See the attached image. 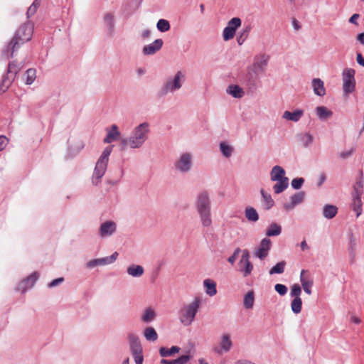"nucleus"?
I'll list each match as a JSON object with an SVG mask.
<instances>
[{
    "label": "nucleus",
    "instance_id": "nucleus-38",
    "mask_svg": "<svg viewBox=\"0 0 364 364\" xmlns=\"http://www.w3.org/2000/svg\"><path fill=\"white\" fill-rule=\"evenodd\" d=\"M156 316L155 312L151 308L146 309L141 317V320L145 323H149L154 319Z\"/></svg>",
    "mask_w": 364,
    "mask_h": 364
},
{
    "label": "nucleus",
    "instance_id": "nucleus-4",
    "mask_svg": "<svg viewBox=\"0 0 364 364\" xmlns=\"http://www.w3.org/2000/svg\"><path fill=\"white\" fill-rule=\"evenodd\" d=\"M149 124L144 122L137 126L129 139V145L132 149L140 147L147 139L149 132Z\"/></svg>",
    "mask_w": 364,
    "mask_h": 364
},
{
    "label": "nucleus",
    "instance_id": "nucleus-27",
    "mask_svg": "<svg viewBox=\"0 0 364 364\" xmlns=\"http://www.w3.org/2000/svg\"><path fill=\"white\" fill-rule=\"evenodd\" d=\"M127 273L134 277H139L144 274V268L140 265H131L127 268Z\"/></svg>",
    "mask_w": 364,
    "mask_h": 364
},
{
    "label": "nucleus",
    "instance_id": "nucleus-32",
    "mask_svg": "<svg viewBox=\"0 0 364 364\" xmlns=\"http://www.w3.org/2000/svg\"><path fill=\"white\" fill-rule=\"evenodd\" d=\"M251 30V26H247L245 28L242 29V31L239 33L237 37V41L239 45H242L245 40L248 38L250 32Z\"/></svg>",
    "mask_w": 364,
    "mask_h": 364
},
{
    "label": "nucleus",
    "instance_id": "nucleus-5",
    "mask_svg": "<svg viewBox=\"0 0 364 364\" xmlns=\"http://www.w3.org/2000/svg\"><path fill=\"white\" fill-rule=\"evenodd\" d=\"M23 65L16 62H11L8 65L6 75L2 79L0 85V92L4 93L14 81L16 74L21 70Z\"/></svg>",
    "mask_w": 364,
    "mask_h": 364
},
{
    "label": "nucleus",
    "instance_id": "nucleus-61",
    "mask_svg": "<svg viewBox=\"0 0 364 364\" xmlns=\"http://www.w3.org/2000/svg\"><path fill=\"white\" fill-rule=\"evenodd\" d=\"M237 29H235L229 25V40L234 38Z\"/></svg>",
    "mask_w": 364,
    "mask_h": 364
},
{
    "label": "nucleus",
    "instance_id": "nucleus-45",
    "mask_svg": "<svg viewBox=\"0 0 364 364\" xmlns=\"http://www.w3.org/2000/svg\"><path fill=\"white\" fill-rule=\"evenodd\" d=\"M353 190L354 196H362L363 193V181L362 178L356 182L353 186Z\"/></svg>",
    "mask_w": 364,
    "mask_h": 364
},
{
    "label": "nucleus",
    "instance_id": "nucleus-53",
    "mask_svg": "<svg viewBox=\"0 0 364 364\" xmlns=\"http://www.w3.org/2000/svg\"><path fill=\"white\" fill-rule=\"evenodd\" d=\"M9 143V139L5 136H0V151L4 150Z\"/></svg>",
    "mask_w": 364,
    "mask_h": 364
},
{
    "label": "nucleus",
    "instance_id": "nucleus-3",
    "mask_svg": "<svg viewBox=\"0 0 364 364\" xmlns=\"http://www.w3.org/2000/svg\"><path fill=\"white\" fill-rule=\"evenodd\" d=\"M196 208L200 215L202 223L204 226L211 224L210 216V199L207 192L204 191L198 194L196 199Z\"/></svg>",
    "mask_w": 364,
    "mask_h": 364
},
{
    "label": "nucleus",
    "instance_id": "nucleus-11",
    "mask_svg": "<svg viewBox=\"0 0 364 364\" xmlns=\"http://www.w3.org/2000/svg\"><path fill=\"white\" fill-rule=\"evenodd\" d=\"M192 164L191 156L190 154L185 153L181 155L180 159L176 163V168L182 172H186L190 170Z\"/></svg>",
    "mask_w": 364,
    "mask_h": 364
},
{
    "label": "nucleus",
    "instance_id": "nucleus-39",
    "mask_svg": "<svg viewBox=\"0 0 364 364\" xmlns=\"http://www.w3.org/2000/svg\"><path fill=\"white\" fill-rule=\"evenodd\" d=\"M108 264L107 263V259L106 257L100 258V259H95L90 260L87 263V267L88 268H93L98 265H106Z\"/></svg>",
    "mask_w": 364,
    "mask_h": 364
},
{
    "label": "nucleus",
    "instance_id": "nucleus-41",
    "mask_svg": "<svg viewBox=\"0 0 364 364\" xmlns=\"http://www.w3.org/2000/svg\"><path fill=\"white\" fill-rule=\"evenodd\" d=\"M26 83L27 85H31L36 77V72L34 69H28L26 72Z\"/></svg>",
    "mask_w": 364,
    "mask_h": 364
},
{
    "label": "nucleus",
    "instance_id": "nucleus-56",
    "mask_svg": "<svg viewBox=\"0 0 364 364\" xmlns=\"http://www.w3.org/2000/svg\"><path fill=\"white\" fill-rule=\"evenodd\" d=\"M356 60H357V63L364 67V58L363 57L362 54L358 53H357L356 55Z\"/></svg>",
    "mask_w": 364,
    "mask_h": 364
},
{
    "label": "nucleus",
    "instance_id": "nucleus-31",
    "mask_svg": "<svg viewBox=\"0 0 364 364\" xmlns=\"http://www.w3.org/2000/svg\"><path fill=\"white\" fill-rule=\"evenodd\" d=\"M229 94L235 98H241L244 96L245 92L238 85H230L229 86Z\"/></svg>",
    "mask_w": 364,
    "mask_h": 364
},
{
    "label": "nucleus",
    "instance_id": "nucleus-44",
    "mask_svg": "<svg viewBox=\"0 0 364 364\" xmlns=\"http://www.w3.org/2000/svg\"><path fill=\"white\" fill-rule=\"evenodd\" d=\"M301 294V287L299 286V284H294V285L291 286V291H290L291 296H292L294 298H301L300 297Z\"/></svg>",
    "mask_w": 364,
    "mask_h": 364
},
{
    "label": "nucleus",
    "instance_id": "nucleus-26",
    "mask_svg": "<svg viewBox=\"0 0 364 364\" xmlns=\"http://www.w3.org/2000/svg\"><path fill=\"white\" fill-rule=\"evenodd\" d=\"M338 212L336 206L333 205H326L323 210V215L327 219H331L336 216Z\"/></svg>",
    "mask_w": 364,
    "mask_h": 364
},
{
    "label": "nucleus",
    "instance_id": "nucleus-17",
    "mask_svg": "<svg viewBox=\"0 0 364 364\" xmlns=\"http://www.w3.org/2000/svg\"><path fill=\"white\" fill-rule=\"evenodd\" d=\"M163 46L161 39H156L151 44L146 45L143 48V53L146 55H153L159 51Z\"/></svg>",
    "mask_w": 364,
    "mask_h": 364
},
{
    "label": "nucleus",
    "instance_id": "nucleus-37",
    "mask_svg": "<svg viewBox=\"0 0 364 364\" xmlns=\"http://www.w3.org/2000/svg\"><path fill=\"white\" fill-rule=\"evenodd\" d=\"M302 301L301 298H294L291 302V309L292 311L297 314L301 311Z\"/></svg>",
    "mask_w": 364,
    "mask_h": 364
},
{
    "label": "nucleus",
    "instance_id": "nucleus-40",
    "mask_svg": "<svg viewBox=\"0 0 364 364\" xmlns=\"http://www.w3.org/2000/svg\"><path fill=\"white\" fill-rule=\"evenodd\" d=\"M286 263L284 261L278 262L275 266H274L270 270L269 274H282L284 271Z\"/></svg>",
    "mask_w": 364,
    "mask_h": 364
},
{
    "label": "nucleus",
    "instance_id": "nucleus-10",
    "mask_svg": "<svg viewBox=\"0 0 364 364\" xmlns=\"http://www.w3.org/2000/svg\"><path fill=\"white\" fill-rule=\"evenodd\" d=\"M249 253L247 251H245L240 260L239 262V269L240 271L242 273L244 277L249 276L252 269H253V265L249 260Z\"/></svg>",
    "mask_w": 364,
    "mask_h": 364
},
{
    "label": "nucleus",
    "instance_id": "nucleus-48",
    "mask_svg": "<svg viewBox=\"0 0 364 364\" xmlns=\"http://www.w3.org/2000/svg\"><path fill=\"white\" fill-rule=\"evenodd\" d=\"M275 291L281 296H284L287 292V287L282 284H277L274 287Z\"/></svg>",
    "mask_w": 364,
    "mask_h": 364
},
{
    "label": "nucleus",
    "instance_id": "nucleus-46",
    "mask_svg": "<svg viewBox=\"0 0 364 364\" xmlns=\"http://www.w3.org/2000/svg\"><path fill=\"white\" fill-rule=\"evenodd\" d=\"M40 6V1L38 0H35L32 5L28 9L27 11V16L28 17H30L33 16L34 14H36L38 8Z\"/></svg>",
    "mask_w": 364,
    "mask_h": 364
},
{
    "label": "nucleus",
    "instance_id": "nucleus-59",
    "mask_svg": "<svg viewBox=\"0 0 364 364\" xmlns=\"http://www.w3.org/2000/svg\"><path fill=\"white\" fill-rule=\"evenodd\" d=\"M353 151H354L353 149H352L351 150H350L348 151H343L340 154V156L343 159H346V158L349 157Z\"/></svg>",
    "mask_w": 364,
    "mask_h": 364
},
{
    "label": "nucleus",
    "instance_id": "nucleus-23",
    "mask_svg": "<svg viewBox=\"0 0 364 364\" xmlns=\"http://www.w3.org/2000/svg\"><path fill=\"white\" fill-rule=\"evenodd\" d=\"M204 287L205 288V292L210 296H213L216 294V284L214 281L207 279L203 282Z\"/></svg>",
    "mask_w": 364,
    "mask_h": 364
},
{
    "label": "nucleus",
    "instance_id": "nucleus-42",
    "mask_svg": "<svg viewBox=\"0 0 364 364\" xmlns=\"http://www.w3.org/2000/svg\"><path fill=\"white\" fill-rule=\"evenodd\" d=\"M156 27L161 32H166L170 29V24L167 20L160 19L157 22Z\"/></svg>",
    "mask_w": 364,
    "mask_h": 364
},
{
    "label": "nucleus",
    "instance_id": "nucleus-58",
    "mask_svg": "<svg viewBox=\"0 0 364 364\" xmlns=\"http://www.w3.org/2000/svg\"><path fill=\"white\" fill-rule=\"evenodd\" d=\"M240 250L239 248H237L234 254L232 255V256H231L230 257H229V262H234L235 260L236 259V258L237 257L238 255L240 254Z\"/></svg>",
    "mask_w": 364,
    "mask_h": 364
},
{
    "label": "nucleus",
    "instance_id": "nucleus-14",
    "mask_svg": "<svg viewBox=\"0 0 364 364\" xmlns=\"http://www.w3.org/2000/svg\"><path fill=\"white\" fill-rule=\"evenodd\" d=\"M38 279V274L37 272L32 273L26 279H23L19 284L18 289L23 292L33 287L34 284Z\"/></svg>",
    "mask_w": 364,
    "mask_h": 364
},
{
    "label": "nucleus",
    "instance_id": "nucleus-63",
    "mask_svg": "<svg viewBox=\"0 0 364 364\" xmlns=\"http://www.w3.org/2000/svg\"><path fill=\"white\" fill-rule=\"evenodd\" d=\"M235 364H255L247 360H237Z\"/></svg>",
    "mask_w": 364,
    "mask_h": 364
},
{
    "label": "nucleus",
    "instance_id": "nucleus-19",
    "mask_svg": "<svg viewBox=\"0 0 364 364\" xmlns=\"http://www.w3.org/2000/svg\"><path fill=\"white\" fill-rule=\"evenodd\" d=\"M312 87L316 95L323 96L326 94L323 82L319 78H315L312 80Z\"/></svg>",
    "mask_w": 364,
    "mask_h": 364
},
{
    "label": "nucleus",
    "instance_id": "nucleus-36",
    "mask_svg": "<svg viewBox=\"0 0 364 364\" xmlns=\"http://www.w3.org/2000/svg\"><path fill=\"white\" fill-rule=\"evenodd\" d=\"M245 217L250 221L256 222L258 220L259 215L256 210L252 207L247 208L245 210Z\"/></svg>",
    "mask_w": 364,
    "mask_h": 364
},
{
    "label": "nucleus",
    "instance_id": "nucleus-13",
    "mask_svg": "<svg viewBox=\"0 0 364 364\" xmlns=\"http://www.w3.org/2000/svg\"><path fill=\"white\" fill-rule=\"evenodd\" d=\"M134 340L132 344V353L134 355L136 364H142L144 358L142 355V349L138 338L136 336H131Z\"/></svg>",
    "mask_w": 364,
    "mask_h": 364
},
{
    "label": "nucleus",
    "instance_id": "nucleus-50",
    "mask_svg": "<svg viewBox=\"0 0 364 364\" xmlns=\"http://www.w3.org/2000/svg\"><path fill=\"white\" fill-rule=\"evenodd\" d=\"M241 19L237 17L232 18L230 21H229V25L235 29H237L241 26Z\"/></svg>",
    "mask_w": 364,
    "mask_h": 364
},
{
    "label": "nucleus",
    "instance_id": "nucleus-33",
    "mask_svg": "<svg viewBox=\"0 0 364 364\" xmlns=\"http://www.w3.org/2000/svg\"><path fill=\"white\" fill-rule=\"evenodd\" d=\"M255 301V295L252 291H248L244 297V306L246 309H252Z\"/></svg>",
    "mask_w": 364,
    "mask_h": 364
},
{
    "label": "nucleus",
    "instance_id": "nucleus-1",
    "mask_svg": "<svg viewBox=\"0 0 364 364\" xmlns=\"http://www.w3.org/2000/svg\"><path fill=\"white\" fill-rule=\"evenodd\" d=\"M33 25L31 22H27L21 25L17 30L15 36L8 45V50L11 51L10 56L14 57V53L23 44L29 41L33 36Z\"/></svg>",
    "mask_w": 364,
    "mask_h": 364
},
{
    "label": "nucleus",
    "instance_id": "nucleus-21",
    "mask_svg": "<svg viewBox=\"0 0 364 364\" xmlns=\"http://www.w3.org/2000/svg\"><path fill=\"white\" fill-rule=\"evenodd\" d=\"M120 133L118 131V127L116 124H113L109 131H108L106 137L104 139V143L109 144L116 140L119 136Z\"/></svg>",
    "mask_w": 364,
    "mask_h": 364
},
{
    "label": "nucleus",
    "instance_id": "nucleus-15",
    "mask_svg": "<svg viewBox=\"0 0 364 364\" xmlns=\"http://www.w3.org/2000/svg\"><path fill=\"white\" fill-rule=\"evenodd\" d=\"M305 193L303 191L298 192L291 196V202L284 204L286 210H292L296 205L301 203L304 199Z\"/></svg>",
    "mask_w": 364,
    "mask_h": 364
},
{
    "label": "nucleus",
    "instance_id": "nucleus-30",
    "mask_svg": "<svg viewBox=\"0 0 364 364\" xmlns=\"http://www.w3.org/2000/svg\"><path fill=\"white\" fill-rule=\"evenodd\" d=\"M282 227L277 223H272L267 228L266 235L268 237L277 236L281 234Z\"/></svg>",
    "mask_w": 364,
    "mask_h": 364
},
{
    "label": "nucleus",
    "instance_id": "nucleus-2",
    "mask_svg": "<svg viewBox=\"0 0 364 364\" xmlns=\"http://www.w3.org/2000/svg\"><path fill=\"white\" fill-rule=\"evenodd\" d=\"M201 300L196 297L191 303L184 305L179 311V320L184 326H189L194 321L200 308Z\"/></svg>",
    "mask_w": 364,
    "mask_h": 364
},
{
    "label": "nucleus",
    "instance_id": "nucleus-22",
    "mask_svg": "<svg viewBox=\"0 0 364 364\" xmlns=\"http://www.w3.org/2000/svg\"><path fill=\"white\" fill-rule=\"evenodd\" d=\"M214 352L221 355L228 350V334H224L220 342L213 348Z\"/></svg>",
    "mask_w": 364,
    "mask_h": 364
},
{
    "label": "nucleus",
    "instance_id": "nucleus-20",
    "mask_svg": "<svg viewBox=\"0 0 364 364\" xmlns=\"http://www.w3.org/2000/svg\"><path fill=\"white\" fill-rule=\"evenodd\" d=\"M270 177L271 180L273 181L283 179V178H287L285 176V171L279 166H275L272 168L270 172Z\"/></svg>",
    "mask_w": 364,
    "mask_h": 364
},
{
    "label": "nucleus",
    "instance_id": "nucleus-16",
    "mask_svg": "<svg viewBox=\"0 0 364 364\" xmlns=\"http://www.w3.org/2000/svg\"><path fill=\"white\" fill-rule=\"evenodd\" d=\"M300 281L303 287L304 291L308 294H311V287L313 285V281L310 279L309 273L306 270H302L300 275Z\"/></svg>",
    "mask_w": 364,
    "mask_h": 364
},
{
    "label": "nucleus",
    "instance_id": "nucleus-7",
    "mask_svg": "<svg viewBox=\"0 0 364 364\" xmlns=\"http://www.w3.org/2000/svg\"><path fill=\"white\" fill-rule=\"evenodd\" d=\"M355 70L352 68L346 69L343 73V92L348 95L355 90Z\"/></svg>",
    "mask_w": 364,
    "mask_h": 364
},
{
    "label": "nucleus",
    "instance_id": "nucleus-43",
    "mask_svg": "<svg viewBox=\"0 0 364 364\" xmlns=\"http://www.w3.org/2000/svg\"><path fill=\"white\" fill-rule=\"evenodd\" d=\"M261 193L263 197V200H264V205L265 206V208L269 209L270 208H272L274 205V200H272L271 196L264 193L263 190L261 191Z\"/></svg>",
    "mask_w": 364,
    "mask_h": 364
},
{
    "label": "nucleus",
    "instance_id": "nucleus-47",
    "mask_svg": "<svg viewBox=\"0 0 364 364\" xmlns=\"http://www.w3.org/2000/svg\"><path fill=\"white\" fill-rule=\"evenodd\" d=\"M105 23L112 30L114 26V16L111 14H107L104 17Z\"/></svg>",
    "mask_w": 364,
    "mask_h": 364
},
{
    "label": "nucleus",
    "instance_id": "nucleus-60",
    "mask_svg": "<svg viewBox=\"0 0 364 364\" xmlns=\"http://www.w3.org/2000/svg\"><path fill=\"white\" fill-rule=\"evenodd\" d=\"M358 14H354L349 19V22L355 25H358L357 20L359 18Z\"/></svg>",
    "mask_w": 364,
    "mask_h": 364
},
{
    "label": "nucleus",
    "instance_id": "nucleus-6",
    "mask_svg": "<svg viewBox=\"0 0 364 364\" xmlns=\"http://www.w3.org/2000/svg\"><path fill=\"white\" fill-rule=\"evenodd\" d=\"M112 146H108L105 149L100 159H98L93 173V178H101L107 169L109 156L112 152Z\"/></svg>",
    "mask_w": 364,
    "mask_h": 364
},
{
    "label": "nucleus",
    "instance_id": "nucleus-24",
    "mask_svg": "<svg viewBox=\"0 0 364 364\" xmlns=\"http://www.w3.org/2000/svg\"><path fill=\"white\" fill-rule=\"evenodd\" d=\"M302 110L297 109L293 112H291L289 111H285L283 114V118L292 122H297L302 117Z\"/></svg>",
    "mask_w": 364,
    "mask_h": 364
},
{
    "label": "nucleus",
    "instance_id": "nucleus-12",
    "mask_svg": "<svg viewBox=\"0 0 364 364\" xmlns=\"http://www.w3.org/2000/svg\"><path fill=\"white\" fill-rule=\"evenodd\" d=\"M272 246V242L269 238L262 240L259 246L255 252V255L260 259H264L267 255Z\"/></svg>",
    "mask_w": 364,
    "mask_h": 364
},
{
    "label": "nucleus",
    "instance_id": "nucleus-54",
    "mask_svg": "<svg viewBox=\"0 0 364 364\" xmlns=\"http://www.w3.org/2000/svg\"><path fill=\"white\" fill-rule=\"evenodd\" d=\"M220 146L223 154L228 157V144L225 142H221Z\"/></svg>",
    "mask_w": 364,
    "mask_h": 364
},
{
    "label": "nucleus",
    "instance_id": "nucleus-35",
    "mask_svg": "<svg viewBox=\"0 0 364 364\" xmlns=\"http://www.w3.org/2000/svg\"><path fill=\"white\" fill-rule=\"evenodd\" d=\"M144 336L149 341H155L158 338L157 333L153 327H147L144 330Z\"/></svg>",
    "mask_w": 364,
    "mask_h": 364
},
{
    "label": "nucleus",
    "instance_id": "nucleus-18",
    "mask_svg": "<svg viewBox=\"0 0 364 364\" xmlns=\"http://www.w3.org/2000/svg\"><path fill=\"white\" fill-rule=\"evenodd\" d=\"M116 230V225L112 221H107L101 225L100 235L104 237L112 235Z\"/></svg>",
    "mask_w": 364,
    "mask_h": 364
},
{
    "label": "nucleus",
    "instance_id": "nucleus-49",
    "mask_svg": "<svg viewBox=\"0 0 364 364\" xmlns=\"http://www.w3.org/2000/svg\"><path fill=\"white\" fill-rule=\"evenodd\" d=\"M304 180L303 178H294L292 181H291V186L294 188V189H299L301 187L302 184L304 183Z\"/></svg>",
    "mask_w": 364,
    "mask_h": 364
},
{
    "label": "nucleus",
    "instance_id": "nucleus-64",
    "mask_svg": "<svg viewBox=\"0 0 364 364\" xmlns=\"http://www.w3.org/2000/svg\"><path fill=\"white\" fill-rule=\"evenodd\" d=\"M357 40L364 45V33H359L357 36Z\"/></svg>",
    "mask_w": 364,
    "mask_h": 364
},
{
    "label": "nucleus",
    "instance_id": "nucleus-57",
    "mask_svg": "<svg viewBox=\"0 0 364 364\" xmlns=\"http://www.w3.org/2000/svg\"><path fill=\"white\" fill-rule=\"evenodd\" d=\"M63 281V278L60 277V278H58V279H55L54 280H53L50 284H49V287H55L57 286L58 284H60Z\"/></svg>",
    "mask_w": 364,
    "mask_h": 364
},
{
    "label": "nucleus",
    "instance_id": "nucleus-52",
    "mask_svg": "<svg viewBox=\"0 0 364 364\" xmlns=\"http://www.w3.org/2000/svg\"><path fill=\"white\" fill-rule=\"evenodd\" d=\"M303 143H304V146H308L313 141V137L311 134H308V133H306L302 135V139H301Z\"/></svg>",
    "mask_w": 364,
    "mask_h": 364
},
{
    "label": "nucleus",
    "instance_id": "nucleus-51",
    "mask_svg": "<svg viewBox=\"0 0 364 364\" xmlns=\"http://www.w3.org/2000/svg\"><path fill=\"white\" fill-rule=\"evenodd\" d=\"M191 359V356L188 355H183L181 357L175 359L176 364H186Z\"/></svg>",
    "mask_w": 364,
    "mask_h": 364
},
{
    "label": "nucleus",
    "instance_id": "nucleus-34",
    "mask_svg": "<svg viewBox=\"0 0 364 364\" xmlns=\"http://www.w3.org/2000/svg\"><path fill=\"white\" fill-rule=\"evenodd\" d=\"M353 208L358 217L362 212L361 196H353Z\"/></svg>",
    "mask_w": 364,
    "mask_h": 364
},
{
    "label": "nucleus",
    "instance_id": "nucleus-62",
    "mask_svg": "<svg viewBox=\"0 0 364 364\" xmlns=\"http://www.w3.org/2000/svg\"><path fill=\"white\" fill-rule=\"evenodd\" d=\"M129 144V139H122L120 142V146L122 149H124L126 146Z\"/></svg>",
    "mask_w": 364,
    "mask_h": 364
},
{
    "label": "nucleus",
    "instance_id": "nucleus-55",
    "mask_svg": "<svg viewBox=\"0 0 364 364\" xmlns=\"http://www.w3.org/2000/svg\"><path fill=\"white\" fill-rule=\"evenodd\" d=\"M118 257V253L117 252H114L110 257H107V263L111 264L114 262Z\"/></svg>",
    "mask_w": 364,
    "mask_h": 364
},
{
    "label": "nucleus",
    "instance_id": "nucleus-29",
    "mask_svg": "<svg viewBox=\"0 0 364 364\" xmlns=\"http://www.w3.org/2000/svg\"><path fill=\"white\" fill-rule=\"evenodd\" d=\"M180 348L178 346H172L171 348H166L165 347H161L159 349V354L161 357H169L175 353H178Z\"/></svg>",
    "mask_w": 364,
    "mask_h": 364
},
{
    "label": "nucleus",
    "instance_id": "nucleus-25",
    "mask_svg": "<svg viewBox=\"0 0 364 364\" xmlns=\"http://www.w3.org/2000/svg\"><path fill=\"white\" fill-rule=\"evenodd\" d=\"M277 183L273 186V189L275 193L279 194L283 192L289 185L288 178H283V179L276 181Z\"/></svg>",
    "mask_w": 364,
    "mask_h": 364
},
{
    "label": "nucleus",
    "instance_id": "nucleus-9",
    "mask_svg": "<svg viewBox=\"0 0 364 364\" xmlns=\"http://www.w3.org/2000/svg\"><path fill=\"white\" fill-rule=\"evenodd\" d=\"M184 75L181 71H178L173 79L167 80L166 85L161 90V95H166L168 92H173L181 87V81L183 80Z\"/></svg>",
    "mask_w": 364,
    "mask_h": 364
},
{
    "label": "nucleus",
    "instance_id": "nucleus-28",
    "mask_svg": "<svg viewBox=\"0 0 364 364\" xmlns=\"http://www.w3.org/2000/svg\"><path fill=\"white\" fill-rule=\"evenodd\" d=\"M316 111L317 116L321 119H326L333 114V112L330 109L323 106L317 107Z\"/></svg>",
    "mask_w": 364,
    "mask_h": 364
},
{
    "label": "nucleus",
    "instance_id": "nucleus-8",
    "mask_svg": "<svg viewBox=\"0 0 364 364\" xmlns=\"http://www.w3.org/2000/svg\"><path fill=\"white\" fill-rule=\"evenodd\" d=\"M269 59V56L264 53L257 55L254 58V63L250 68V71H252L255 75H259L263 73Z\"/></svg>",
    "mask_w": 364,
    "mask_h": 364
}]
</instances>
